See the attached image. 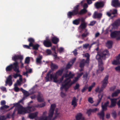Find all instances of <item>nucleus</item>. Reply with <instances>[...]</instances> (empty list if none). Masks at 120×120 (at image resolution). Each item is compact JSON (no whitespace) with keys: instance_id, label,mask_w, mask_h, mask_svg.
<instances>
[{"instance_id":"obj_1","label":"nucleus","mask_w":120,"mask_h":120,"mask_svg":"<svg viewBox=\"0 0 120 120\" xmlns=\"http://www.w3.org/2000/svg\"><path fill=\"white\" fill-rule=\"evenodd\" d=\"M23 59V56L21 55H15L12 57V60L15 61L12 64H11L7 66L6 68V70L7 72L10 71L12 69L15 72H19V67L18 63L17 60L20 59L21 60Z\"/></svg>"},{"instance_id":"obj_2","label":"nucleus","mask_w":120,"mask_h":120,"mask_svg":"<svg viewBox=\"0 0 120 120\" xmlns=\"http://www.w3.org/2000/svg\"><path fill=\"white\" fill-rule=\"evenodd\" d=\"M109 54V51L107 50H106L98 53L96 56V58L98 60V69L97 70L98 72L101 73L104 69V68L103 66V63L101 58L105 59V56Z\"/></svg>"},{"instance_id":"obj_3","label":"nucleus","mask_w":120,"mask_h":120,"mask_svg":"<svg viewBox=\"0 0 120 120\" xmlns=\"http://www.w3.org/2000/svg\"><path fill=\"white\" fill-rule=\"evenodd\" d=\"M74 75V74H72L71 72H69V74L66 73L61 78V80L59 82H62L64 77L67 78L68 77L69 78H66L64 82V84H62V86L60 88L61 90H62L63 89H64L66 91L67 90L72 84L71 83H71V84L70 83V78H72Z\"/></svg>"},{"instance_id":"obj_4","label":"nucleus","mask_w":120,"mask_h":120,"mask_svg":"<svg viewBox=\"0 0 120 120\" xmlns=\"http://www.w3.org/2000/svg\"><path fill=\"white\" fill-rule=\"evenodd\" d=\"M79 5H77L74 7V9L72 11H69L68 12L67 15L69 18H71L72 16H75L77 15H81L86 12L87 10L84 8L79 12Z\"/></svg>"},{"instance_id":"obj_5","label":"nucleus","mask_w":120,"mask_h":120,"mask_svg":"<svg viewBox=\"0 0 120 120\" xmlns=\"http://www.w3.org/2000/svg\"><path fill=\"white\" fill-rule=\"evenodd\" d=\"M13 105L14 106L11 108V109L15 106V109L18 111V114L23 115L25 113L24 108L20 104H19V103H14Z\"/></svg>"},{"instance_id":"obj_6","label":"nucleus","mask_w":120,"mask_h":120,"mask_svg":"<svg viewBox=\"0 0 120 120\" xmlns=\"http://www.w3.org/2000/svg\"><path fill=\"white\" fill-rule=\"evenodd\" d=\"M50 67L51 70H50L48 72L45 77L46 81V82L50 81L52 79V73H51L52 71V62H51V63Z\"/></svg>"},{"instance_id":"obj_7","label":"nucleus","mask_w":120,"mask_h":120,"mask_svg":"<svg viewBox=\"0 0 120 120\" xmlns=\"http://www.w3.org/2000/svg\"><path fill=\"white\" fill-rule=\"evenodd\" d=\"M105 87L102 86L101 88L99 90V94L98 95V102L97 104L96 105H94L95 106H97L101 102L103 95V93H101L103 91V90Z\"/></svg>"},{"instance_id":"obj_8","label":"nucleus","mask_w":120,"mask_h":120,"mask_svg":"<svg viewBox=\"0 0 120 120\" xmlns=\"http://www.w3.org/2000/svg\"><path fill=\"white\" fill-rule=\"evenodd\" d=\"M63 70L62 69L61 70H59L57 71L55 74V77H53V79L54 80V82L60 83L62 82H59V81H60L61 80V78L59 80H58L57 79V77L58 76L61 75L62 73Z\"/></svg>"},{"instance_id":"obj_9","label":"nucleus","mask_w":120,"mask_h":120,"mask_svg":"<svg viewBox=\"0 0 120 120\" xmlns=\"http://www.w3.org/2000/svg\"><path fill=\"white\" fill-rule=\"evenodd\" d=\"M112 38H116V40H120V31H115L112 32L110 34Z\"/></svg>"},{"instance_id":"obj_10","label":"nucleus","mask_w":120,"mask_h":120,"mask_svg":"<svg viewBox=\"0 0 120 120\" xmlns=\"http://www.w3.org/2000/svg\"><path fill=\"white\" fill-rule=\"evenodd\" d=\"M117 14V10L115 9H113L112 10H111L110 11H108L106 12V15L109 17H111L112 15H114L113 16L111 17V18L112 19L116 16L114 15Z\"/></svg>"},{"instance_id":"obj_11","label":"nucleus","mask_w":120,"mask_h":120,"mask_svg":"<svg viewBox=\"0 0 120 120\" xmlns=\"http://www.w3.org/2000/svg\"><path fill=\"white\" fill-rule=\"evenodd\" d=\"M80 21L81 23L79 26V28L82 29L85 28L87 26V23L85 22V19L83 18H81L80 19Z\"/></svg>"},{"instance_id":"obj_12","label":"nucleus","mask_w":120,"mask_h":120,"mask_svg":"<svg viewBox=\"0 0 120 120\" xmlns=\"http://www.w3.org/2000/svg\"><path fill=\"white\" fill-rule=\"evenodd\" d=\"M116 59L112 61V64L113 65H117L120 64L119 60L120 59V53L116 57Z\"/></svg>"},{"instance_id":"obj_13","label":"nucleus","mask_w":120,"mask_h":120,"mask_svg":"<svg viewBox=\"0 0 120 120\" xmlns=\"http://www.w3.org/2000/svg\"><path fill=\"white\" fill-rule=\"evenodd\" d=\"M109 77L108 75H107L105 76L104 79L101 82L102 86L106 87L108 82V79Z\"/></svg>"},{"instance_id":"obj_14","label":"nucleus","mask_w":120,"mask_h":120,"mask_svg":"<svg viewBox=\"0 0 120 120\" xmlns=\"http://www.w3.org/2000/svg\"><path fill=\"white\" fill-rule=\"evenodd\" d=\"M109 77L108 75H107L105 76L104 79L101 82L102 86L106 87L108 82V79Z\"/></svg>"},{"instance_id":"obj_15","label":"nucleus","mask_w":120,"mask_h":120,"mask_svg":"<svg viewBox=\"0 0 120 120\" xmlns=\"http://www.w3.org/2000/svg\"><path fill=\"white\" fill-rule=\"evenodd\" d=\"M12 76L11 75H9L8 77L7 78L6 81V84L5 85L7 86V84L9 86H11L12 84Z\"/></svg>"},{"instance_id":"obj_16","label":"nucleus","mask_w":120,"mask_h":120,"mask_svg":"<svg viewBox=\"0 0 120 120\" xmlns=\"http://www.w3.org/2000/svg\"><path fill=\"white\" fill-rule=\"evenodd\" d=\"M24 108L25 113H29L31 112L34 111V109L32 106H28Z\"/></svg>"},{"instance_id":"obj_17","label":"nucleus","mask_w":120,"mask_h":120,"mask_svg":"<svg viewBox=\"0 0 120 120\" xmlns=\"http://www.w3.org/2000/svg\"><path fill=\"white\" fill-rule=\"evenodd\" d=\"M104 111L102 109L101 111L97 114L98 116L101 120L102 119V120H104V117L105 115V113L104 112Z\"/></svg>"},{"instance_id":"obj_18","label":"nucleus","mask_w":120,"mask_h":120,"mask_svg":"<svg viewBox=\"0 0 120 120\" xmlns=\"http://www.w3.org/2000/svg\"><path fill=\"white\" fill-rule=\"evenodd\" d=\"M112 5L115 7H119L120 6V3L118 0H112Z\"/></svg>"},{"instance_id":"obj_19","label":"nucleus","mask_w":120,"mask_h":120,"mask_svg":"<svg viewBox=\"0 0 120 120\" xmlns=\"http://www.w3.org/2000/svg\"><path fill=\"white\" fill-rule=\"evenodd\" d=\"M118 99V98H110L111 105L109 107H112L116 105L117 100Z\"/></svg>"},{"instance_id":"obj_20","label":"nucleus","mask_w":120,"mask_h":120,"mask_svg":"<svg viewBox=\"0 0 120 120\" xmlns=\"http://www.w3.org/2000/svg\"><path fill=\"white\" fill-rule=\"evenodd\" d=\"M53 113L54 112H55V116L54 118H53V120L55 119L56 118L59 116V113L57 112L58 111V109H55L56 107V105L55 104H53Z\"/></svg>"},{"instance_id":"obj_21","label":"nucleus","mask_w":120,"mask_h":120,"mask_svg":"<svg viewBox=\"0 0 120 120\" xmlns=\"http://www.w3.org/2000/svg\"><path fill=\"white\" fill-rule=\"evenodd\" d=\"M102 14L101 13H98L97 11H95L93 14V17L94 19H100L102 17Z\"/></svg>"},{"instance_id":"obj_22","label":"nucleus","mask_w":120,"mask_h":120,"mask_svg":"<svg viewBox=\"0 0 120 120\" xmlns=\"http://www.w3.org/2000/svg\"><path fill=\"white\" fill-rule=\"evenodd\" d=\"M76 120H85L82 116V114L81 113L77 114L75 116Z\"/></svg>"},{"instance_id":"obj_23","label":"nucleus","mask_w":120,"mask_h":120,"mask_svg":"<svg viewBox=\"0 0 120 120\" xmlns=\"http://www.w3.org/2000/svg\"><path fill=\"white\" fill-rule=\"evenodd\" d=\"M83 72H81L80 73L78 72L77 73V76L73 80V81L71 83V84H73L76 82L78 80L79 78L83 75Z\"/></svg>"},{"instance_id":"obj_24","label":"nucleus","mask_w":120,"mask_h":120,"mask_svg":"<svg viewBox=\"0 0 120 120\" xmlns=\"http://www.w3.org/2000/svg\"><path fill=\"white\" fill-rule=\"evenodd\" d=\"M43 43L44 45L46 47H49L52 46V43L50 41L44 40Z\"/></svg>"},{"instance_id":"obj_25","label":"nucleus","mask_w":120,"mask_h":120,"mask_svg":"<svg viewBox=\"0 0 120 120\" xmlns=\"http://www.w3.org/2000/svg\"><path fill=\"white\" fill-rule=\"evenodd\" d=\"M90 34L87 29H86L84 32L82 33L81 35V38L82 39H84L85 38L88 36Z\"/></svg>"},{"instance_id":"obj_26","label":"nucleus","mask_w":120,"mask_h":120,"mask_svg":"<svg viewBox=\"0 0 120 120\" xmlns=\"http://www.w3.org/2000/svg\"><path fill=\"white\" fill-rule=\"evenodd\" d=\"M76 60L75 58H74L72 60L70 61L67 65L66 68L67 69H68L70 68L73 65L74 62Z\"/></svg>"},{"instance_id":"obj_27","label":"nucleus","mask_w":120,"mask_h":120,"mask_svg":"<svg viewBox=\"0 0 120 120\" xmlns=\"http://www.w3.org/2000/svg\"><path fill=\"white\" fill-rule=\"evenodd\" d=\"M104 5V4L102 2H98L96 3L95 4V6L97 9L102 7Z\"/></svg>"},{"instance_id":"obj_28","label":"nucleus","mask_w":120,"mask_h":120,"mask_svg":"<svg viewBox=\"0 0 120 120\" xmlns=\"http://www.w3.org/2000/svg\"><path fill=\"white\" fill-rule=\"evenodd\" d=\"M78 100V99L76 98L75 97H73L71 102V105L73 107H75L77 106V102Z\"/></svg>"},{"instance_id":"obj_29","label":"nucleus","mask_w":120,"mask_h":120,"mask_svg":"<svg viewBox=\"0 0 120 120\" xmlns=\"http://www.w3.org/2000/svg\"><path fill=\"white\" fill-rule=\"evenodd\" d=\"M120 94V90L117 89L115 91L112 93L111 97H116Z\"/></svg>"},{"instance_id":"obj_30","label":"nucleus","mask_w":120,"mask_h":120,"mask_svg":"<svg viewBox=\"0 0 120 120\" xmlns=\"http://www.w3.org/2000/svg\"><path fill=\"white\" fill-rule=\"evenodd\" d=\"M120 94V90L117 89L115 91L112 93L111 97H116Z\"/></svg>"},{"instance_id":"obj_31","label":"nucleus","mask_w":120,"mask_h":120,"mask_svg":"<svg viewBox=\"0 0 120 120\" xmlns=\"http://www.w3.org/2000/svg\"><path fill=\"white\" fill-rule=\"evenodd\" d=\"M38 114L37 112L30 114L29 115V117L30 119H33L37 116Z\"/></svg>"},{"instance_id":"obj_32","label":"nucleus","mask_w":120,"mask_h":120,"mask_svg":"<svg viewBox=\"0 0 120 120\" xmlns=\"http://www.w3.org/2000/svg\"><path fill=\"white\" fill-rule=\"evenodd\" d=\"M84 57H86V60L85 63L88 65L89 62L90 55L88 53H86L85 54H83Z\"/></svg>"},{"instance_id":"obj_33","label":"nucleus","mask_w":120,"mask_h":120,"mask_svg":"<svg viewBox=\"0 0 120 120\" xmlns=\"http://www.w3.org/2000/svg\"><path fill=\"white\" fill-rule=\"evenodd\" d=\"M120 25V19L116 20L112 24V26L114 27H117Z\"/></svg>"},{"instance_id":"obj_34","label":"nucleus","mask_w":120,"mask_h":120,"mask_svg":"<svg viewBox=\"0 0 120 120\" xmlns=\"http://www.w3.org/2000/svg\"><path fill=\"white\" fill-rule=\"evenodd\" d=\"M28 41L29 42V45L30 47L33 46V45L35 42V40L34 39L31 38H28Z\"/></svg>"},{"instance_id":"obj_35","label":"nucleus","mask_w":120,"mask_h":120,"mask_svg":"<svg viewBox=\"0 0 120 120\" xmlns=\"http://www.w3.org/2000/svg\"><path fill=\"white\" fill-rule=\"evenodd\" d=\"M49 117L50 119V120H51V118L52 117V104L51 105V108L50 110L49 116H47Z\"/></svg>"},{"instance_id":"obj_36","label":"nucleus","mask_w":120,"mask_h":120,"mask_svg":"<svg viewBox=\"0 0 120 120\" xmlns=\"http://www.w3.org/2000/svg\"><path fill=\"white\" fill-rule=\"evenodd\" d=\"M109 103V101H107L105 103L104 105H101V107L103 110L105 111L107 110V107Z\"/></svg>"},{"instance_id":"obj_37","label":"nucleus","mask_w":120,"mask_h":120,"mask_svg":"<svg viewBox=\"0 0 120 120\" xmlns=\"http://www.w3.org/2000/svg\"><path fill=\"white\" fill-rule=\"evenodd\" d=\"M37 100L38 102H42L43 101V99L41 97V94L40 93H39L38 95Z\"/></svg>"},{"instance_id":"obj_38","label":"nucleus","mask_w":120,"mask_h":120,"mask_svg":"<svg viewBox=\"0 0 120 120\" xmlns=\"http://www.w3.org/2000/svg\"><path fill=\"white\" fill-rule=\"evenodd\" d=\"M85 62L86 60L84 59H82L81 60L79 65V67L81 68H83L84 67L85 65V63H85Z\"/></svg>"},{"instance_id":"obj_39","label":"nucleus","mask_w":120,"mask_h":120,"mask_svg":"<svg viewBox=\"0 0 120 120\" xmlns=\"http://www.w3.org/2000/svg\"><path fill=\"white\" fill-rule=\"evenodd\" d=\"M85 62L86 60L84 59H82L81 60L79 65V67L81 68H83L84 67L85 65V63H85Z\"/></svg>"},{"instance_id":"obj_40","label":"nucleus","mask_w":120,"mask_h":120,"mask_svg":"<svg viewBox=\"0 0 120 120\" xmlns=\"http://www.w3.org/2000/svg\"><path fill=\"white\" fill-rule=\"evenodd\" d=\"M39 46L40 45L38 44H36L34 45L33 44V46L30 47H32L33 49L35 50H38Z\"/></svg>"},{"instance_id":"obj_41","label":"nucleus","mask_w":120,"mask_h":120,"mask_svg":"<svg viewBox=\"0 0 120 120\" xmlns=\"http://www.w3.org/2000/svg\"><path fill=\"white\" fill-rule=\"evenodd\" d=\"M42 58V57L41 56H40L38 57L37 58L36 62L37 64H41L42 63L41 60Z\"/></svg>"},{"instance_id":"obj_42","label":"nucleus","mask_w":120,"mask_h":120,"mask_svg":"<svg viewBox=\"0 0 120 120\" xmlns=\"http://www.w3.org/2000/svg\"><path fill=\"white\" fill-rule=\"evenodd\" d=\"M113 43L112 41H108L106 44V46L109 48H111L112 46Z\"/></svg>"},{"instance_id":"obj_43","label":"nucleus","mask_w":120,"mask_h":120,"mask_svg":"<svg viewBox=\"0 0 120 120\" xmlns=\"http://www.w3.org/2000/svg\"><path fill=\"white\" fill-rule=\"evenodd\" d=\"M80 19L79 18L74 20L73 21V23L75 25H78L79 24Z\"/></svg>"},{"instance_id":"obj_44","label":"nucleus","mask_w":120,"mask_h":120,"mask_svg":"<svg viewBox=\"0 0 120 120\" xmlns=\"http://www.w3.org/2000/svg\"><path fill=\"white\" fill-rule=\"evenodd\" d=\"M40 120H50V119L46 116H42L40 117Z\"/></svg>"},{"instance_id":"obj_45","label":"nucleus","mask_w":120,"mask_h":120,"mask_svg":"<svg viewBox=\"0 0 120 120\" xmlns=\"http://www.w3.org/2000/svg\"><path fill=\"white\" fill-rule=\"evenodd\" d=\"M59 40L58 38L56 37H53V43L56 44L59 41Z\"/></svg>"},{"instance_id":"obj_46","label":"nucleus","mask_w":120,"mask_h":120,"mask_svg":"<svg viewBox=\"0 0 120 120\" xmlns=\"http://www.w3.org/2000/svg\"><path fill=\"white\" fill-rule=\"evenodd\" d=\"M16 73L13 76L15 78H16L18 77H22V76L19 74H18V73L19 72H16Z\"/></svg>"},{"instance_id":"obj_47","label":"nucleus","mask_w":120,"mask_h":120,"mask_svg":"<svg viewBox=\"0 0 120 120\" xmlns=\"http://www.w3.org/2000/svg\"><path fill=\"white\" fill-rule=\"evenodd\" d=\"M30 61V57H27L25 59V63L28 64L29 63Z\"/></svg>"},{"instance_id":"obj_48","label":"nucleus","mask_w":120,"mask_h":120,"mask_svg":"<svg viewBox=\"0 0 120 120\" xmlns=\"http://www.w3.org/2000/svg\"><path fill=\"white\" fill-rule=\"evenodd\" d=\"M22 89L23 90V91H22V92L24 93V94L25 96L27 97L29 96V93L27 91L23 90L22 88Z\"/></svg>"},{"instance_id":"obj_49","label":"nucleus","mask_w":120,"mask_h":120,"mask_svg":"<svg viewBox=\"0 0 120 120\" xmlns=\"http://www.w3.org/2000/svg\"><path fill=\"white\" fill-rule=\"evenodd\" d=\"M91 112H92L91 110V109L87 110V112H86V113L87 114L88 116H89L91 115Z\"/></svg>"},{"instance_id":"obj_50","label":"nucleus","mask_w":120,"mask_h":120,"mask_svg":"<svg viewBox=\"0 0 120 120\" xmlns=\"http://www.w3.org/2000/svg\"><path fill=\"white\" fill-rule=\"evenodd\" d=\"M88 101L89 102L91 103H93L94 102L92 98L90 97L88 98Z\"/></svg>"},{"instance_id":"obj_51","label":"nucleus","mask_w":120,"mask_h":120,"mask_svg":"<svg viewBox=\"0 0 120 120\" xmlns=\"http://www.w3.org/2000/svg\"><path fill=\"white\" fill-rule=\"evenodd\" d=\"M95 83H93V84L91 85V86H90L88 88V91H90L91 89H92L93 87L95 85Z\"/></svg>"},{"instance_id":"obj_52","label":"nucleus","mask_w":120,"mask_h":120,"mask_svg":"<svg viewBox=\"0 0 120 120\" xmlns=\"http://www.w3.org/2000/svg\"><path fill=\"white\" fill-rule=\"evenodd\" d=\"M96 21H93L90 22V23L88 24L89 26H93L96 23Z\"/></svg>"},{"instance_id":"obj_53","label":"nucleus","mask_w":120,"mask_h":120,"mask_svg":"<svg viewBox=\"0 0 120 120\" xmlns=\"http://www.w3.org/2000/svg\"><path fill=\"white\" fill-rule=\"evenodd\" d=\"M112 117L115 118L116 116V114L115 111H113L112 114Z\"/></svg>"},{"instance_id":"obj_54","label":"nucleus","mask_w":120,"mask_h":120,"mask_svg":"<svg viewBox=\"0 0 120 120\" xmlns=\"http://www.w3.org/2000/svg\"><path fill=\"white\" fill-rule=\"evenodd\" d=\"M46 52L47 53L48 55H50L51 53L52 52L50 50L47 49L46 50Z\"/></svg>"},{"instance_id":"obj_55","label":"nucleus","mask_w":120,"mask_h":120,"mask_svg":"<svg viewBox=\"0 0 120 120\" xmlns=\"http://www.w3.org/2000/svg\"><path fill=\"white\" fill-rule=\"evenodd\" d=\"M55 54L53 55V56L54 57V59L55 60H59V58L57 56V55L56 54V53H55Z\"/></svg>"},{"instance_id":"obj_56","label":"nucleus","mask_w":120,"mask_h":120,"mask_svg":"<svg viewBox=\"0 0 120 120\" xmlns=\"http://www.w3.org/2000/svg\"><path fill=\"white\" fill-rule=\"evenodd\" d=\"M88 73L86 72V73L83 75V77L85 78L86 79L88 77Z\"/></svg>"},{"instance_id":"obj_57","label":"nucleus","mask_w":120,"mask_h":120,"mask_svg":"<svg viewBox=\"0 0 120 120\" xmlns=\"http://www.w3.org/2000/svg\"><path fill=\"white\" fill-rule=\"evenodd\" d=\"M79 85L78 84H77L74 87V88L75 90L77 89H78L79 87Z\"/></svg>"},{"instance_id":"obj_58","label":"nucleus","mask_w":120,"mask_h":120,"mask_svg":"<svg viewBox=\"0 0 120 120\" xmlns=\"http://www.w3.org/2000/svg\"><path fill=\"white\" fill-rule=\"evenodd\" d=\"M116 88V86H113L110 88V90L111 91H114Z\"/></svg>"},{"instance_id":"obj_59","label":"nucleus","mask_w":120,"mask_h":120,"mask_svg":"<svg viewBox=\"0 0 120 120\" xmlns=\"http://www.w3.org/2000/svg\"><path fill=\"white\" fill-rule=\"evenodd\" d=\"M89 46V44H83V48L87 49V47Z\"/></svg>"},{"instance_id":"obj_60","label":"nucleus","mask_w":120,"mask_h":120,"mask_svg":"<svg viewBox=\"0 0 120 120\" xmlns=\"http://www.w3.org/2000/svg\"><path fill=\"white\" fill-rule=\"evenodd\" d=\"M92 112H95L98 109L97 108H95L93 109H91Z\"/></svg>"},{"instance_id":"obj_61","label":"nucleus","mask_w":120,"mask_h":120,"mask_svg":"<svg viewBox=\"0 0 120 120\" xmlns=\"http://www.w3.org/2000/svg\"><path fill=\"white\" fill-rule=\"evenodd\" d=\"M58 68V67L57 65L53 64V69H56Z\"/></svg>"},{"instance_id":"obj_62","label":"nucleus","mask_w":120,"mask_h":120,"mask_svg":"<svg viewBox=\"0 0 120 120\" xmlns=\"http://www.w3.org/2000/svg\"><path fill=\"white\" fill-rule=\"evenodd\" d=\"M77 50L76 49H75L74 51L73 52L74 55L75 56H76L78 54V52H77Z\"/></svg>"},{"instance_id":"obj_63","label":"nucleus","mask_w":120,"mask_h":120,"mask_svg":"<svg viewBox=\"0 0 120 120\" xmlns=\"http://www.w3.org/2000/svg\"><path fill=\"white\" fill-rule=\"evenodd\" d=\"M45 105V103H42L40 105H38L40 107H44Z\"/></svg>"},{"instance_id":"obj_64","label":"nucleus","mask_w":120,"mask_h":120,"mask_svg":"<svg viewBox=\"0 0 120 120\" xmlns=\"http://www.w3.org/2000/svg\"><path fill=\"white\" fill-rule=\"evenodd\" d=\"M19 88L18 87H15L14 88V90L16 92H18L19 90Z\"/></svg>"}]
</instances>
